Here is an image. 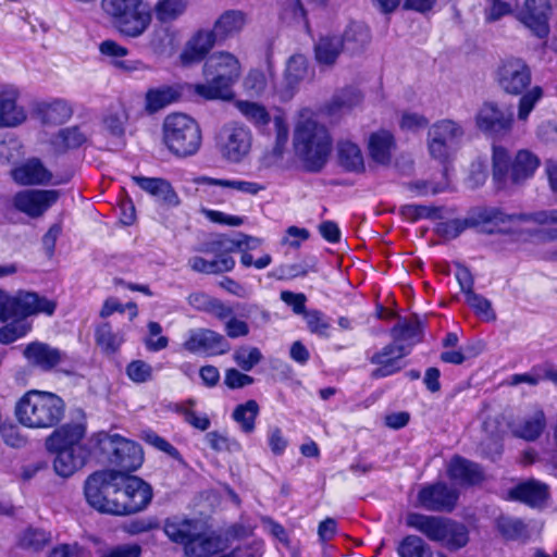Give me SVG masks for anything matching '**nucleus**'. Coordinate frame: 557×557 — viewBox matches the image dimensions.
I'll use <instances>...</instances> for the list:
<instances>
[{
    "label": "nucleus",
    "instance_id": "obj_1",
    "mask_svg": "<svg viewBox=\"0 0 557 557\" xmlns=\"http://www.w3.org/2000/svg\"><path fill=\"white\" fill-rule=\"evenodd\" d=\"M87 503L102 513L127 516L144 510L152 499V488L138 476L115 471L90 474L84 487Z\"/></svg>",
    "mask_w": 557,
    "mask_h": 557
},
{
    "label": "nucleus",
    "instance_id": "obj_2",
    "mask_svg": "<svg viewBox=\"0 0 557 557\" xmlns=\"http://www.w3.org/2000/svg\"><path fill=\"white\" fill-rule=\"evenodd\" d=\"M57 302L34 292H18L10 296L0 289V321L11 323L0 329V343L9 345L24 337L30 330L26 318L40 313L52 315Z\"/></svg>",
    "mask_w": 557,
    "mask_h": 557
},
{
    "label": "nucleus",
    "instance_id": "obj_3",
    "mask_svg": "<svg viewBox=\"0 0 557 557\" xmlns=\"http://www.w3.org/2000/svg\"><path fill=\"white\" fill-rule=\"evenodd\" d=\"M163 531L169 540L180 544L188 557H206L218 554L223 549L222 537L207 529L198 520L184 516H172L164 520Z\"/></svg>",
    "mask_w": 557,
    "mask_h": 557
},
{
    "label": "nucleus",
    "instance_id": "obj_4",
    "mask_svg": "<svg viewBox=\"0 0 557 557\" xmlns=\"http://www.w3.org/2000/svg\"><path fill=\"white\" fill-rule=\"evenodd\" d=\"M205 84L194 85V91L206 100H231L233 85L240 76L239 61L231 53L211 54L203 65Z\"/></svg>",
    "mask_w": 557,
    "mask_h": 557
},
{
    "label": "nucleus",
    "instance_id": "obj_5",
    "mask_svg": "<svg viewBox=\"0 0 557 557\" xmlns=\"http://www.w3.org/2000/svg\"><path fill=\"white\" fill-rule=\"evenodd\" d=\"M293 141L295 153L308 172L318 173L324 168L332 148V139L324 125L311 119L300 121Z\"/></svg>",
    "mask_w": 557,
    "mask_h": 557
},
{
    "label": "nucleus",
    "instance_id": "obj_6",
    "mask_svg": "<svg viewBox=\"0 0 557 557\" xmlns=\"http://www.w3.org/2000/svg\"><path fill=\"white\" fill-rule=\"evenodd\" d=\"M64 409V401L58 395L32 389L17 401L15 416L27 428L47 429L61 421Z\"/></svg>",
    "mask_w": 557,
    "mask_h": 557
},
{
    "label": "nucleus",
    "instance_id": "obj_7",
    "mask_svg": "<svg viewBox=\"0 0 557 557\" xmlns=\"http://www.w3.org/2000/svg\"><path fill=\"white\" fill-rule=\"evenodd\" d=\"M406 523L428 540L441 543L451 550L466 546L469 541L467 528L449 518L410 512L407 515Z\"/></svg>",
    "mask_w": 557,
    "mask_h": 557
},
{
    "label": "nucleus",
    "instance_id": "obj_8",
    "mask_svg": "<svg viewBox=\"0 0 557 557\" xmlns=\"http://www.w3.org/2000/svg\"><path fill=\"white\" fill-rule=\"evenodd\" d=\"M508 219L507 213L498 207L478 206L471 208L463 219L438 222L434 232L445 240L457 238L467 228H481L482 232L493 234L496 227L506 225Z\"/></svg>",
    "mask_w": 557,
    "mask_h": 557
},
{
    "label": "nucleus",
    "instance_id": "obj_9",
    "mask_svg": "<svg viewBox=\"0 0 557 557\" xmlns=\"http://www.w3.org/2000/svg\"><path fill=\"white\" fill-rule=\"evenodd\" d=\"M493 180L497 188H503L508 178L519 184L532 177L540 165L537 156L529 150H519L512 160L507 149L493 147Z\"/></svg>",
    "mask_w": 557,
    "mask_h": 557
},
{
    "label": "nucleus",
    "instance_id": "obj_10",
    "mask_svg": "<svg viewBox=\"0 0 557 557\" xmlns=\"http://www.w3.org/2000/svg\"><path fill=\"white\" fill-rule=\"evenodd\" d=\"M163 140L175 156L189 157L201 146V131L198 123L183 113H173L163 122Z\"/></svg>",
    "mask_w": 557,
    "mask_h": 557
},
{
    "label": "nucleus",
    "instance_id": "obj_11",
    "mask_svg": "<svg viewBox=\"0 0 557 557\" xmlns=\"http://www.w3.org/2000/svg\"><path fill=\"white\" fill-rule=\"evenodd\" d=\"M98 445L108 455L109 463L116 468L112 471L119 475L136 471L144 461L141 446L119 434L100 433Z\"/></svg>",
    "mask_w": 557,
    "mask_h": 557
},
{
    "label": "nucleus",
    "instance_id": "obj_12",
    "mask_svg": "<svg viewBox=\"0 0 557 557\" xmlns=\"http://www.w3.org/2000/svg\"><path fill=\"white\" fill-rule=\"evenodd\" d=\"M465 135V131L453 120H441L434 123L428 133L431 156L444 163L455 151Z\"/></svg>",
    "mask_w": 557,
    "mask_h": 557
},
{
    "label": "nucleus",
    "instance_id": "obj_13",
    "mask_svg": "<svg viewBox=\"0 0 557 557\" xmlns=\"http://www.w3.org/2000/svg\"><path fill=\"white\" fill-rule=\"evenodd\" d=\"M216 145L224 159L238 163L250 150L251 133L245 125L225 124L219 132Z\"/></svg>",
    "mask_w": 557,
    "mask_h": 557
},
{
    "label": "nucleus",
    "instance_id": "obj_14",
    "mask_svg": "<svg viewBox=\"0 0 557 557\" xmlns=\"http://www.w3.org/2000/svg\"><path fill=\"white\" fill-rule=\"evenodd\" d=\"M458 499V490L443 481L422 485L417 495L418 506L431 512H451Z\"/></svg>",
    "mask_w": 557,
    "mask_h": 557
},
{
    "label": "nucleus",
    "instance_id": "obj_15",
    "mask_svg": "<svg viewBox=\"0 0 557 557\" xmlns=\"http://www.w3.org/2000/svg\"><path fill=\"white\" fill-rule=\"evenodd\" d=\"M532 82V73L527 62L520 58L508 59L497 70L500 89L512 96L522 95Z\"/></svg>",
    "mask_w": 557,
    "mask_h": 557
},
{
    "label": "nucleus",
    "instance_id": "obj_16",
    "mask_svg": "<svg viewBox=\"0 0 557 557\" xmlns=\"http://www.w3.org/2000/svg\"><path fill=\"white\" fill-rule=\"evenodd\" d=\"M552 4L549 0H524L516 12V18L540 39L549 34Z\"/></svg>",
    "mask_w": 557,
    "mask_h": 557
},
{
    "label": "nucleus",
    "instance_id": "obj_17",
    "mask_svg": "<svg viewBox=\"0 0 557 557\" xmlns=\"http://www.w3.org/2000/svg\"><path fill=\"white\" fill-rule=\"evenodd\" d=\"M54 189H25L17 191L12 199L13 207L29 218L41 216L59 199Z\"/></svg>",
    "mask_w": 557,
    "mask_h": 557
},
{
    "label": "nucleus",
    "instance_id": "obj_18",
    "mask_svg": "<svg viewBox=\"0 0 557 557\" xmlns=\"http://www.w3.org/2000/svg\"><path fill=\"white\" fill-rule=\"evenodd\" d=\"M151 21V8L144 0L112 18L120 34L129 38L140 37L149 28Z\"/></svg>",
    "mask_w": 557,
    "mask_h": 557
},
{
    "label": "nucleus",
    "instance_id": "obj_19",
    "mask_svg": "<svg viewBox=\"0 0 557 557\" xmlns=\"http://www.w3.org/2000/svg\"><path fill=\"white\" fill-rule=\"evenodd\" d=\"M184 348L191 354L220 356L231 349L228 341L220 333L210 329H197L189 332Z\"/></svg>",
    "mask_w": 557,
    "mask_h": 557
},
{
    "label": "nucleus",
    "instance_id": "obj_20",
    "mask_svg": "<svg viewBox=\"0 0 557 557\" xmlns=\"http://www.w3.org/2000/svg\"><path fill=\"white\" fill-rule=\"evenodd\" d=\"M408 356V349L398 345H385L382 349L374 352L369 361L377 366L372 372V379H383L391 376L403 369V358Z\"/></svg>",
    "mask_w": 557,
    "mask_h": 557
},
{
    "label": "nucleus",
    "instance_id": "obj_21",
    "mask_svg": "<svg viewBox=\"0 0 557 557\" xmlns=\"http://www.w3.org/2000/svg\"><path fill=\"white\" fill-rule=\"evenodd\" d=\"M52 173L36 157L29 158L11 170L12 180L21 186H46L51 183Z\"/></svg>",
    "mask_w": 557,
    "mask_h": 557
},
{
    "label": "nucleus",
    "instance_id": "obj_22",
    "mask_svg": "<svg viewBox=\"0 0 557 557\" xmlns=\"http://www.w3.org/2000/svg\"><path fill=\"white\" fill-rule=\"evenodd\" d=\"M55 454L53 468L58 475L69 478L81 469L89 457L87 447L49 449Z\"/></svg>",
    "mask_w": 557,
    "mask_h": 557
},
{
    "label": "nucleus",
    "instance_id": "obj_23",
    "mask_svg": "<svg viewBox=\"0 0 557 557\" xmlns=\"http://www.w3.org/2000/svg\"><path fill=\"white\" fill-rule=\"evenodd\" d=\"M23 354L29 363L44 371L52 370L64 357L63 351L41 342L28 344Z\"/></svg>",
    "mask_w": 557,
    "mask_h": 557
},
{
    "label": "nucleus",
    "instance_id": "obj_24",
    "mask_svg": "<svg viewBox=\"0 0 557 557\" xmlns=\"http://www.w3.org/2000/svg\"><path fill=\"white\" fill-rule=\"evenodd\" d=\"M182 97L178 86L161 85L148 88L145 94L144 110L148 115L158 113L166 107L177 102Z\"/></svg>",
    "mask_w": 557,
    "mask_h": 557
},
{
    "label": "nucleus",
    "instance_id": "obj_25",
    "mask_svg": "<svg viewBox=\"0 0 557 557\" xmlns=\"http://www.w3.org/2000/svg\"><path fill=\"white\" fill-rule=\"evenodd\" d=\"M447 475L460 485L472 486L483 480L481 467L463 457L455 456L447 466Z\"/></svg>",
    "mask_w": 557,
    "mask_h": 557
},
{
    "label": "nucleus",
    "instance_id": "obj_26",
    "mask_svg": "<svg viewBox=\"0 0 557 557\" xmlns=\"http://www.w3.org/2000/svg\"><path fill=\"white\" fill-rule=\"evenodd\" d=\"M86 428L83 423H66L47 438V449L86 447L82 444Z\"/></svg>",
    "mask_w": 557,
    "mask_h": 557
},
{
    "label": "nucleus",
    "instance_id": "obj_27",
    "mask_svg": "<svg viewBox=\"0 0 557 557\" xmlns=\"http://www.w3.org/2000/svg\"><path fill=\"white\" fill-rule=\"evenodd\" d=\"M17 98L18 91L13 87L0 91V127H15L26 120L25 110L16 103Z\"/></svg>",
    "mask_w": 557,
    "mask_h": 557
},
{
    "label": "nucleus",
    "instance_id": "obj_28",
    "mask_svg": "<svg viewBox=\"0 0 557 557\" xmlns=\"http://www.w3.org/2000/svg\"><path fill=\"white\" fill-rule=\"evenodd\" d=\"M216 39L219 38L213 30H199L187 42L181 54L183 64L187 65L203 60Z\"/></svg>",
    "mask_w": 557,
    "mask_h": 557
},
{
    "label": "nucleus",
    "instance_id": "obj_29",
    "mask_svg": "<svg viewBox=\"0 0 557 557\" xmlns=\"http://www.w3.org/2000/svg\"><path fill=\"white\" fill-rule=\"evenodd\" d=\"M548 497V486L536 480L522 482L509 490V498L530 507L542 506Z\"/></svg>",
    "mask_w": 557,
    "mask_h": 557
},
{
    "label": "nucleus",
    "instance_id": "obj_30",
    "mask_svg": "<svg viewBox=\"0 0 557 557\" xmlns=\"http://www.w3.org/2000/svg\"><path fill=\"white\" fill-rule=\"evenodd\" d=\"M546 426V418L543 410L537 409L532 416L513 420L509 429L515 437L528 442L537 440Z\"/></svg>",
    "mask_w": 557,
    "mask_h": 557
},
{
    "label": "nucleus",
    "instance_id": "obj_31",
    "mask_svg": "<svg viewBox=\"0 0 557 557\" xmlns=\"http://www.w3.org/2000/svg\"><path fill=\"white\" fill-rule=\"evenodd\" d=\"M511 115H506L494 103H485L476 115L478 127L486 133L497 134L510 128Z\"/></svg>",
    "mask_w": 557,
    "mask_h": 557
},
{
    "label": "nucleus",
    "instance_id": "obj_32",
    "mask_svg": "<svg viewBox=\"0 0 557 557\" xmlns=\"http://www.w3.org/2000/svg\"><path fill=\"white\" fill-rule=\"evenodd\" d=\"M89 136L85 125L67 126L58 131L51 139V145L55 152L65 153L81 148L88 141Z\"/></svg>",
    "mask_w": 557,
    "mask_h": 557
},
{
    "label": "nucleus",
    "instance_id": "obj_33",
    "mask_svg": "<svg viewBox=\"0 0 557 557\" xmlns=\"http://www.w3.org/2000/svg\"><path fill=\"white\" fill-rule=\"evenodd\" d=\"M133 181L143 190L170 206H177L180 202L178 196L171 186V184L160 177H146V176H133Z\"/></svg>",
    "mask_w": 557,
    "mask_h": 557
},
{
    "label": "nucleus",
    "instance_id": "obj_34",
    "mask_svg": "<svg viewBox=\"0 0 557 557\" xmlns=\"http://www.w3.org/2000/svg\"><path fill=\"white\" fill-rule=\"evenodd\" d=\"M391 336L393 342L389 344L407 348L409 355L412 347L421 341V323L417 319H399V321L391 329Z\"/></svg>",
    "mask_w": 557,
    "mask_h": 557
},
{
    "label": "nucleus",
    "instance_id": "obj_35",
    "mask_svg": "<svg viewBox=\"0 0 557 557\" xmlns=\"http://www.w3.org/2000/svg\"><path fill=\"white\" fill-rule=\"evenodd\" d=\"M343 41L344 51L349 54L362 52L371 40L369 27L361 22L349 23L343 35L339 36Z\"/></svg>",
    "mask_w": 557,
    "mask_h": 557
},
{
    "label": "nucleus",
    "instance_id": "obj_36",
    "mask_svg": "<svg viewBox=\"0 0 557 557\" xmlns=\"http://www.w3.org/2000/svg\"><path fill=\"white\" fill-rule=\"evenodd\" d=\"M337 161L346 172L361 173L364 171L363 154L359 146L348 139L339 140L336 145Z\"/></svg>",
    "mask_w": 557,
    "mask_h": 557
},
{
    "label": "nucleus",
    "instance_id": "obj_37",
    "mask_svg": "<svg viewBox=\"0 0 557 557\" xmlns=\"http://www.w3.org/2000/svg\"><path fill=\"white\" fill-rule=\"evenodd\" d=\"M342 52L343 41L336 35L322 36L314 46L315 60L321 65H334Z\"/></svg>",
    "mask_w": 557,
    "mask_h": 557
},
{
    "label": "nucleus",
    "instance_id": "obj_38",
    "mask_svg": "<svg viewBox=\"0 0 557 557\" xmlns=\"http://www.w3.org/2000/svg\"><path fill=\"white\" fill-rule=\"evenodd\" d=\"M394 146V136L391 132L381 129L372 133L369 137V153L371 159L380 164H387L391 161V150Z\"/></svg>",
    "mask_w": 557,
    "mask_h": 557
},
{
    "label": "nucleus",
    "instance_id": "obj_39",
    "mask_svg": "<svg viewBox=\"0 0 557 557\" xmlns=\"http://www.w3.org/2000/svg\"><path fill=\"white\" fill-rule=\"evenodd\" d=\"M309 75L308 60L302 54L292 55L286 64L284 82L286 85V92L292 97L298 85L305 81Z\"/></svg>",
    "mask_w": 557,
    "mask_h": 557
},
{
    "label": "nucleus",
    "instance_id": "obj_40",
    "mask_svg": "<svg viewBox=\"0 0 557 557\" xmlns=\"http://www.w3.org/2000/svg\"><path fill=\"white\" fill-rule=\"evenodd\" d=\"M38 114L44 124L60 125L65 123L73 114L71 106L62 99H57L38 107Z\"/></svg>",
    "mask_w": 557,
    "mask_h": 557
},
{
    "label": "nucleus",
    "instance_id": "obj_41",
    "mask_svg": "<svg viewBox=\"0 0 557 557\" xmlns=\"http://www.w3.org/2000/svg\"><path fill=\"white\" fill-rule=\"evenodd\" d=\"M246 23L245 14L239 10H228L224 12L214 23L213 32L219 39H224L235 33H238Z\"/></svg>",
    "mask_w": 557,
    "mask_h": 557
},
{
    "label": "nucleus",
    "instance_id": "obj_42",
    "mask_svg": "<svg viewBox=\"0 0 557 557\" xmlns=\"http://www.w3.org/2000/svg\"><path fill=\"white\" fill-rule=\"evenodd\" d=\"M362 100V95L355 87H346L337 91L330 103L327 104V112L332 115L342 114L350 111L358 106Z\"/></svg>",
    "mask_w": 557,
    "mask_h": 557
},
{
    "label": "nucleus",
    "instance_id": "obj_43",
    "mask_svg": "<svg viewBox=\"0 0 557 557\" xmlns=\"http://www.w3.org/2000/svg\"><path fill=\"white\" fill-rule=\"evenodd\" d=\"M238 242L234 237L226 235H218L210 240L200 244L198 251L202 253L213 255L215 259L232 258L230 253L236 251Z\"/></svg>",
    "mask_w": 557,
    "mask_h": 557
},
{
    "label": "nucleus",
    "instance_id": "obj_44",
    "mask_svg": "<svg viewBox=\"0 0 557 557\" xmlns=\"http://www.w3.org/2000/svg\"><path fill=\"white\" fill-rule=\"evenodd\" d=\"M259 405L256 400L249 399L235 407L232 418L239 425L242 432L251 434L256 429V419L259 414Z\"/></svg>",
    "mask_w": 557,
    "mask_h": 557
},
{
    "label": "nucleus",
    "instance_id": "obj_45",
    "mask_svg": "<svg viewBox=\"0 0 557 557\" xmlns=\"http://www.w3.org/2000/svg\"><path fill=\"white\" fill-rule=\"evenodd\" d=\"M236 108L248 122L253 124L260 131L265 128L271 122L270 113L261 103L248 100H238L236 102Z\"/></svg>",
    "mask_w": 557,
    "mask_h": 557
},
{
    "label": "nucleus",
    "instance_id": "obj_46",
    "mask_svg": "<svg viewBox=\"0 0 557 557\" xmlns=\"http://www.w3.org/2000/svg\"><path fill=\"white\" fill-rule=\"evenodd\" d=\"M196 406V400L194 398H188L182 403H175L171 405V410L177 414H181L184 418V421L191 425L193 428L207 431L210 428V419L203 413L198 416L193 408Z\"/></svg>",
    "mask_w": 557,
    "mask_h": 557
},
{
    "label": "nucleus",
    "instance_id": "obj_47",
    "mask_svg": "<svg viewBox=\"0 0 557 557\" xmlns=\"http://www.w3.org/2000/svg\"><path fill=\"white\" fill-rule=\"evenodd\" d=\"M496 524L507 541L525 542L530 537L528 525L519 518L503 516L497 519Z\"/></svg>",
    "mask_w": 557,
    "mask_h": 557
},
{
    "label": "nucleus",
    "instance_id": "obj_48",
    "mask_svg": "<svg viewBox=\"0 0 557 557\" xmlns=\"http://www.w3.org/2000/svg\"><path fill=\"white\" fill-rule=\"evenodd\" d=\"M189 265L199 273L220 274L232 271L235 267V260L233 258H223L209 261L202 257H193L189 259Z\"/></svg>",
    "mask_w": 557,
    "mask_h": 557
},
{
    "label": "nucleus",
    "instance_id": "obj_49",
    "mask_svg": "<svg viewBox=\"0 0 557 557\" xmlns=\"http://www.w3.org/2000/svg\"><path fill=\"white\" fill-rule=\"evenodd\" d=\"M399 557H433L430 545L418 535L405 536L398 545Z\"/></svg>",
    "mask_w": 557,
    "mask_h": 557
},
{
    "label": "nucleus",
    "instance_id": "obj_50",
    "mask_svg": "<svg viewBox=\"0 0 557 557\" xmlns=\"http://www.w3.org/2000/svg\"><path fill=\"white\" fill-rule=\"evenodd\" d=\"M189 0H159L154 7L160 23H171L178 18L187 8Z\"/></svg>",
    "mask_w": 557,
    "mask_h": 557
},
{
    "label": "nucleus",
    "instance_id": "obj_51",
    "mask_svg": "<svg viewBox=\"0 0 557 557\" xmlns=\"http://www.w3.org/2000/svg\"><path fill=\"white\" fill-rule=\"evenodd\" d=\"M95 338L98 346L107 354L115 352L123 343L122 336L112 331L110 323L106 322L97 326Z\"/></svg>",
    "mask_w": 557,
    "mask_h": 557
},
{
    "label": "nucleus",
    "instance_id": "obj_52",
    "mask_svg": "<svg viewBox=\"0 0 557 557\" xmlns=\"http://www.w3.org/2000/svg\"><path fill=\"white\" fill-rule=\"evenodd\" d=\"M401 215L409 221L420 219L440 220L443 219V208L423 205H405L400 209Z\"/></svg>",
    "mask_w": 557,
    "mask_h": 557
},
{
    "label": "nucleus",
    "instance_id": "obj_53",
    "mask_svg": "<svg viewBox=\"0 0 557 557\" xmlns=\"http://www.w3.org/2000/svg\"><path fill=\"white\" fill-rule=\"evenodd\" d=\"M262 358L260 349L251 346H240L233 354L234 362L246 372L251 371Z\"/></svg>",
    "mask_w": 557,
    "mask_h": 557
},
{
    "label": "nucleus",
    "instance_id": "obj_54",
    "mask_svg": "<svg viewBox=\"0 0 557 557\" xmlns=\"http://www.w3.org/2000/svg\"><path fill=\"white\" fill-rule=\"evenodd\" d=\"M465 298L467 305L483 320L492 321L496 319L492 302L484 296L472 290L465 295Z\"/></svg>",
    "mask_w": 557,
    "mask_h": 557
},
{
    "label": "nucleus",
    "instance_id": "obj_55",
    "mask_svg": "<svg viewBox=\"0 0 557 557\" xmlns=\"http://www.w3.org/2000/svg\"><path fill=\"white\" fill-rule=\"evenodd\" d=\"M543 88L540 86L527 89L522 95H520L521 97L518 106V119L520 121H525L529 117L536 103L543 98Z\"/></svg>",
    "mask_w": 557,
    "mask_h": 557
},
{
    "label": "nucleus",
    "instance_id": "obj_56",
    "mask_svg": "<svg viewBox=\"0 0 557 557\" xmlns=\"http://www.w3.org/2000/svg\"><path fill=\"white\" fill-rule=\"evenodd\" d=\"M508 222L511 224L515 222H535L537 224H557V209L543 210L534 213H507Z\"/></svg>",
    "mask_w": 557,
    "mask_h": 557
},
{
    "label": "nucleus",
    "instance_id": "obj_57",
    "mask_svg": "<svg viewBox=\"0 0 557 557\" xmlns=\"http://www.w3.org/2000/svg\"><path fill=\"white\" fill-rule=\"evenodd\" d=\"M277 3L282 7V17L284 20L290 18L294 23L302 24L307 29L309 28L307 12L300 0H277Z\"/></svg>",
    "mask_w": 557,
    "mask_h": 557
},
{
    "label": "nucleus",
    "instance_id": "obj_58",
    "mask_svg": "<svg viewBox=\"0 0 557 557\" xmlns=\"http://www.w3.org/2000/svg\"><path fill=\"white\" fill-rule=\"evenodd\" d=\"M50 541V534L42 529L28 528L20 540L21 546L33 550H39Z\"/></svg>",
    "mask_w": 557,
    "mask_h": 557
},
{
    "label": "nucleus",
    "instance_id": "obj_59",
    "mask_svg": "<svg viewBox=\"0 0 557 557\" xmlns=\"http://www.w3.org/2000/svg\"><path fill=\"white\" fill-rule=\"evenodd\" d=\"M307 326L312 334L321 337H329L331 324L326 315L320 310H309L304 315Z\"/></svg>",
    "mask_w": 557,
    "mask_h": 557
},
{
    "label": "nucleus",
    "instance_id": "obj_60",
    "mask_svg": "<svg viewBox=\"0 0 557 557\" xmlns=\"http://www.w3.org/2000/svg\"><path fill=\"white\" fill-rule=\"evenodd\" d=\"M126 374L134 383H146L152 379V367L144 360H134L127 364Z\"/></svg>",
    "mask_w": 557,
    "mask_h": 557
},
{
    "label": "nucleus",
    "instance_id": "obj_61",
    "mask_svg": "<svg viewBox=\"0 0 557 557\" xmlns=\"http://www.w3.org/2000/svg\"><path fill=\"white\" fill-rule=\"evenodd\" d=\"M245 89L251 95H261L267 87V77L261 70H250L244 79Z\"/></svg>",
    "mask_w": 557,
    "mask_h": 557
},
{
    "label": "nucleus",
    "instance_id": "obj_62",
    "mask_svg": "<svg viewBox=\"0 0 557 557\" xmlns=\"http://www.w3.org/2000/svg\"><path fill=\"white\" fill-rule=\"evenodd\" d=\"M255 379L237 369L231 368L225 371L224 384L231 389L243 388L251 385Z\"/></svg>",
    "mask_w": 557,
    "mask_h": 557
},
{
    "label": "nucleus",
    "instance_id": "obj_63",
    "mask_svg": "<svg viewBox=\"0 0 557 557\" xmlns=\"http://www.w3.org/2000/svg\"><path fill=\"white\" fill-rule=\"evenodd\" d=\"M512 12L511 3L504 0H491V5L485 9V21L496 22Z\"/></svg>",
    "mask_w": 557,
    "mask_h": 557
},
{
    "label": "nucleus",
    "instance_id": "obj_64",
    "mask_svg": "<svg viewBox=\"0 0 557 557\" xmlns=\"http://www.w3.org/2000/svg\"><path fill=\"white\" fill-rule=\"evenodd\" d=\"M141 552L138 544H121L107 549L99 557H140Z\"/></svg>",
    "mask_w": 557,
    "mask_h": 557
}]
</instances>
